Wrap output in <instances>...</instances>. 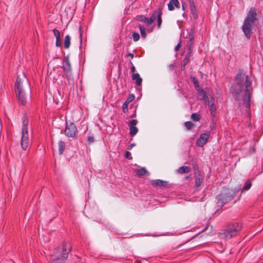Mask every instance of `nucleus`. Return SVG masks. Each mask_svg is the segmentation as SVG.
Wrapping results in <instances>:
<instances>
[{
    "label": "nucleus",
    "mask_w": 263,
    "mask_h": 263,
    "mask_svg": "<svg viewBox=\"0 0 263 263\" xmlns=\"http://www.w3.org/2000/svg\"><path fill=\"white\" fill-rule=\"evenodd\" d=\"M252 82L249 77L242 69H239L235 77L234 84L231 88L233 97L237 100L242 99L243 104L247 108L250 107L251 95L253 89L251 87Z\"/></svg>",
    "instance_id": "f257e3e1"
},
{
    "label": "nucleus",
    "mask_w": 263,
    "mask_h": 263,
    "mask_svg": "<svg viewBox=\"0 0 263 263\" xmlns=\"http://www.w3.org/2000/svg\"><path fill=\"white\" fill-rule=\"evenodd\" d=\"M15 87L19 103L24 105L26 102V93H30L31 90L28 80L24 73L18 76Z\"/></svg>",
    "instance_id": "f03ea898"
},
{
    "label": "nucleus",
    "mask_w": 263,
    "mask_h": 263,
    "mask_svg": "<svg viewBox=\"0 0 263 263\" xmlns=\"http://www.w3.org/2000/svg\"><path fill=\"white\" fill-rule=\"evenodd\" d=\"M71 249V246L68 242H63L59 245L50 255V263L65 262Z\"/></svg>",
    "instance_id": "7ed1b4c3"
},
{
    "label": "nucleus",
    "mask_w": 263,
    "mask_h": 263,
    "mask_svg": "<svg viewBox=\"0 0 263 263\" xmlns=\"http://www.w3.org/2000/svg\"><path fill=\"white\" fill-rule=\"evenodd\" d=\"M256 9L255 7H251L245 17L241 29L248 40L251 39V33L255 21H257Z\"/></svg>",
    "instance_id": "20e7f679"
},
{
    "label": "nucleus",
    "mask_w": 263,
    "mask_h": 263,
    "mask_svg": "<svg viewBox=\"0 0 263 263\" xmlns=\"http://www.w3.org/2000/svg\"><path fill=\"white\" fill-rule=\"evenodd\" d=\"M240 188L233 190H230L228 189H224L221 193L218 195L216 199L217 203L222 206L227 202L231 201L240 190Z\"/></svg>",
    "instance_id": "39448f33"
},
{
    "label": "nucleus",
    "mask_w": 263,
    "mask_h": 263,
    "mask_svg": "<svg viewBox=\"0 0 263 263\" xmlns=\"http://www.w3.org/2000/svg\"><path fill=\"white\" fill-rule=\"evenodd\" d=\"M28 121L26 117H24L23 120V125L22 128V138L21 145L23 150H26L30 144V140L29 139L28 133Z\"/></svg>",
    "instance_id": "423d86ee"
},
{
    "label": "nucleus",
    "mask_w": 263,
    "mask_h": 263,
    "mask_svg": "<svg viewBox=\"0 0 263 263\" xmlns=\"http://www.w3.org/2000/svg\"><path fill=\"white\" fill-rule=\"evenodd\" d=\"M241 227V224L238 222L229 224L226 227L223 235L226 239H230L236 236Z\"/></svg>",
    "instance_id": "0eeeda50"
},
{
    "label": "nucleus",
    "mask_w": 263,
    "mask_h": 263,
    "mask_svg": "<svg viewBox=\"0 0 263 263\" xmlns=\"http://www.w3.org/2000/svg\"><path fill=\"white\" fill-rule=\"evenodd\" d=\"M77 132V127L74 123L70 122L69 124L66 123L65 134L67 137L73 138Z\"/></svg>",
    "instance_id": "6e6552de"
},
{
    "label": "nucleus",
    "mask_w": 263,
    "mask_h": 263,
    "mask_svg": "<svg viewBox=\"0 0 263 263\" xmlns=\"http://www.w3.org/2000/svg\"><path fill=\"white\" fill-rule=\"evenodd\" d=\"M210 136V132L207 131L200 135L196 141V144L200 147H203L208 142Z\"/></svg>",
    "instance_id": "1a4fd4ad"
},
{
    "label": "nucleus",
    "mask_w": 263,
    "mask_h": 263,
    "mask_svg": "<svg viewBox=\"0 0 263 263\" xmlns=\"http://www.w3.org/2000/svg\"><path fill=\"white\" fill-rule=\"evenodd\" d=\"M138 123L136 119H132L129 122V134L132 136H135L138 132V128L136 126Z\"/></svg>",
    "instance_id": "9d476101"
},
{
    "label": "nucleus",
    "mask_w": 263,
    "mask_h": 263,
    "mask_svg": "<svg viewBox=\"0 0 263 263\" xmlns=\"http://www.w3.org/2000/svg\"><path fill=\"white\" fill-rule=\"evenodd\" d=\"M204 177L202 175L200 171H198L197 172H195V186L197 187H199L203 180Z\"/></svg>",
    "instance_id": "9b49d317"
},
{
    "label": "nucleus",
    "mask_w": 263,
    "mask_h": 263,
    "mask_svg": "<svg viewBox=\"0 0 263 263\" xmlns=\"http://www.w3.org/2000/svg\"><path fill=\"white\" fill-rule=\"evenodd\" d=\"M53 32L54 36L56 39L55 41V46L58 47H60V52H62L61 45H62V41L60 39V32L59 30L54 29L53 30Z\"/></svg>",
    "instance_id": "f8f14e48"
},
{
    "label": "nucleus",
    "mask_w": 263,
    "mask_h": 263,
    "mask_svg": "<svg viewBox=\"0 0 263 263\" xmlns=\"http://www.w3.org/2000/svg\"><path fill=\"white\" fill-rule=\"evenodd\" d=\"M190 9L191 14L195 19L198 18V13L196 9L195 4L193 0H190Z\"/></svg>",
    "instance_id": "ddd939ff"
},
{
    "label": "nucleus",
    "mask_w": 263,
    "mask_h": 263,
    "mask_svg": "<svg viewBox=\"0 0 263 263\" xmlns=\"http://www.w3.org/2000/svg\"><path fill=\"white\" fill-rule=\"evenodd\" d=\"M168 9L170 11H173L175 8H179L180 7V3L178 0H170L167 4Z\"/></svg>",
    "instance_id": "4468645a"
},
{
    "label": "nucleus",
    "mask_w": 263,
    "mask_h": 263,
    "mask_svg": "<svg viewBox=\"0 0 263 263\" xmlns=\"http://www.w3.org/2000/svg\"><path fill=\"white\" fill-rule=\"evenodd\" d=\"M63 68L64 71L66 73H69L71 71V65L68 59H64L63 60Z\"/></svg>",
    "instance_id": "2eb2a0df"
},
{
    "label": "nucleus",
    "mask_w": 263,
    "mask_h": 263,
    "mask_svg": "<svg viewBox=\"0 0 263 263\" xmlns=\"http://www.w3.org/2000/svg\"><path fill=\"white\" fill-rule=\"evenodd\" d=\"M167 182L160 179L154 180L152 181V184L153 185L160 187L165 186L167 184Z\"/></svg>",
    "instance_id": "dca6fc26"
},
{
    "label": "nucleus",
    "mask_w": 263,
    "mask_h": 263,
    "mask_svg": "<svg viewBox=\"0 0 263 263\" xmlns=\"http://www.w3.org/2000/svg\"><path fill=\"white\" fill-rule=\"evenodd\" d=\"M191 167L187 166H182L178 168L177 172L179 174H182L184 173H189L191 171Z\"/></svg>",
    "instance_id": "f3484780"
},
{
    "label": "nucleus",
    "mask_w": 263,
    "mask_h": 263,
    "mask_svg": "<svg viewBox=\"0 0 263 263\" xmlns=\"http://www.w3.org/2000/svg\"><path fill=\"white\" fill-rule=\"evenodd\" d=\"M132 79L134 80H136V85L138 86H140L142 82V79L140 77L139 73H134L132 76Z\"/></svg>",
    "instance_id": "a211bd4d"
},
{
    "label": "nucleus",
    "mask_w": 263,
    "mask_h": 263,
    "mask_svg": "<svg viewBox=\"0 0 263 263\" xmlns=\"http://www.w3.org/2000/svg\"><path fill=\"white\" fill-rule=\"evenodd\" d=\"M59 152L60 155L62 154L65 149V143L62 141H60L58 143Z\"/></svg>",
    "instance_id": "6ab92c4d"
},
{
    "label": "nucleus",
    "mask_w": 263,
    "mask_h": 263,
    "mask_svg": "<svg viewBox=\"0 0 263 263\" xmlns=\"http://www.w3.org/2000/svg\"><path fill=\"white\" fill-rule=\"evenodd\" d=\"M148 172L145 167H141L136 171V175L139 177L144 176Z\"/></svg>",
    "instance_id": "aec40b11"
},
{
    "label": "nucleus",
    "mask_w": 263,
    "mask_h": 263,
    "mask_svg": "<svg viewBox=\"0 0 263 263\" xmlns=\"http://www.w3.org/2000/svg\"><path fill=\"white\" fill-rule=\"evenodd\" d=\"M162 10V8L159 7L158 9V12H157V13H158V16L157 17V23H158V28H160V27L161 25V23H162V18H161Z\"/></svg>",
    "instance_id": "412c9836"
},
{
    "label": "nucleus",
    "mask_w": 263,
    "mask_h": 263,
    "mask_svg": "<svg viewBox=\"0 0 263 263\" xmlns=\"http://www.w3.org/2000/svg\"><path fill=\"white\" fill-rule=\"evenodd\" d=\"M137 19L138 21L145 23L147 25H149L148 18L144 15H138L137 16Z\"/></svg>",
    "instance_id": "4be33fe9"
},
{
    "label": "nucleus",
    "mask_w": 263,
    "mask_h": 263,
    "mask_svg": "<svg viewBox=\"0 0 263 263\" xmlns=\"http://www.w3.org/2000/svg\"><path fill=\"white\" fill-rule=\"evenodd\" d=\"M207 95L206 92L203 89H201L198 92V97L200 100H205Z\"/></svg>",
    "instance_id": "5701e85b"
},
{
    "label": "nucleus",
    "mask_w": 263,
    "mask_h": 263,
    "mask_svg": "<svg viewBox=\"0 0 263 263\" xmlns=\"http://www.w3.org/2000/svg\"><path fill=\"white\" fill-rule=\"evenodd\" d=\"M157 12L158 9L153 13L151 17L148 18L149 25L153 24L156 19V17H158V13H157Z\"/></svg>",
    "instance_id": "b1692460"
},
{
    "label": "nucleus",
    "mask_w": 263,
    "mask_h": 263,
    "mask_svg": "<svg viewBox=\"0 0 263 263\" xmlns=\"http://www.w3.org/2000/svg\"><path fill=\"white\" fill-rule=\"evenodd\" d=\"M157 12L158 9L153 13L151 17L148 18L149 25L153 24L156 19V17H158V13H157Z\"/></svg>",
    "instance_id": "393cba45"
},
{
    "label": "nucleus",
    "mask_w": 263,
    "mask_h": 263,
    "mask_svg": "<svg viewBox=\"0 0 263 263\" xmlns=\"http://www.w3.org/2000/svg\"><path fill=\"white\" fill-rule=\"evenodd\" d=\"M252 186V183L250 180H248L245 183L242 189V192L249 190Z\"/></svg>",
    "instance_id": "a878e982"
},
{
    "label": "nucleus",
    "mask_w": 263,
    "mask_h": 263,
    "mask_svg": "<svg viewBox=\"0 0 263 263\" xmlns=\"http://www.w3.org/2000/svg\"><path fill=\"white\" fill-rule=\"evenodd\" d=\"M70 36L69 35H67L65 37L64 39V48L67 49L70 45Z\"/></svg>",
    "instance_id": "bb28decb"
},
{
    "label": "nucleus",
    "mask_w": 263,
    "mask_h": 263,
    "mask_svg": "<svg viewBox=\"0 0 263 263\" xmlns=\"http://www.w3.org/2000/svg\"><path fill=\"white\" fill-rule=\"evenodd\" d=\"M192 165L193 167V169L195 171V172H197L198 171H200L199 170V167L197 161L195 160L192 159L191 160Z\"/></svg>",
    "instance_id": "cd10ccee"
},
{
    "label": "nucleus",
    "mask_w": 263,
    "mask_h": 263,
    "mask_svg": "<svg viewBox=\"0 0 263 263\" xmlns=\"http://www.w3.org/2000/svg\"><path fill=\"white\" fill-rule=\"evenodd\" d=\"M139 30L140 31V33H141V36L143 38L145 39L146 36V33L145 27L143 26L139 25Z\"/></svg>",
    "instance_id": "c85d7f7f"
},
{
    "label": "nucleus",
    "mask_w": 263,
    "mask_h": 263,
    "mask_svg": "<svg viewBox=\"0 0 263 263\" xmlns=\"http://www.w3.org/2000/svg\"><path fill=\"white\" fill-rule=\"evenodd\" d=\"M184 125L187 130H190L193 127L195 126L194 123L191 121H186L184 123Z\"/></svg>",
    "instance_id": "c756f323"
},
{
    "label": "nucleus",
    "mask_w": 263,
    "mask_h": 263,
    "mask_svg": "<svg viewBox=\"0 0 263 263\" xmlns=\"http://www.w3.org/2000/svg\"><path fill=\"white\" fill-rule=\"evenodd\" d=\"M191 53H190L189 52H188L186 54L185 58H184V59L182 61V63H183V64H184V66L186 65L189 63V60H190V58L191 56Z\"/></svg>",
    "instance_id": "7c9ffc66"
},
{
    "label": "nucleus",
    "mask_w": 263,
    "mask_h": 263,
    "mask_svg": "<svg viewBox=\"0 0 263 263\" xmlns=\"http://www.w3.org/2000/svg\"><path fill=\"white\" fill-rule=\"evenodd\" d=\"M209 106L210 107V110L211 111L214 112L216 110V108L214 104L213 97L211 98V103Z\"/></svg>",
    "instance_id": "2f4dec72"
},
{
    "label": "nucleus",
    "mask_w": 263,
    "mask_h": 263,
    "mask_svg": "<svg viewBox=\"0 0 263 263\" xmlns=\"http://www.w3.org/2000/svg\"><path fill=\"white\" fill-rule=\"evenodd\" d=\"M194 43V41H190L189 40L187 44H186V48L188 50V52L190 53H192V45Z\"/></svg>",
    "instance_id": "473e14b6"
},
{
    "label": "nucleus",
    "mask_w": 263,
    "mask_h": 263,
    "mask_svg": "<svg viewBox=\"0 0 263 263\" xmlns=\"http://www.w3.org/2000/svg\"><path fill=\"white\" fill-rule=\"evenodd\" d=\"M191 119L194 121H198L200 120V115L197 113H193L191 115Z\"/></svg>",
    "instance_id": "72a5a7b5"
},
{
    "label": "nucleus",
    "mask_w": 263,
    "mask_h": 263,
    "mask_svg": "<svg viewBox=\"0 0 263 263\" xmlns=\"http://www.w3.org/2000/svg\"><path fill=\"white\" fill-rule=\"evenodd\" d=\"M132 36H133V40L135 42L138 41L140 38V35H139V33H137V32L133 33Z\"/></svg>",
    "instance_id": "f704fd0d"
},
{
    "label": "nucleus",
    "mask_w": 263,
    "mask_h": 263,
    "mask_svg": "<svg viewBox=\"0 0 263 263\" xmlns=\"http://www.w3.org/2000/svg\"><path fill=\"white\" fill-rule=\"evenodd\" d=\"M212 97L210 96L209 97L208 95L206 96L205 100H202L205 105H210V103H211V98Z\"/></svg>",
    "instance_id": "c9c22d12"
},
{
    "label": "nucleus",
    "mask_w": 263,
    "mask_h": 263,
    "mask_svg": "<svg viewBox=\"0 0 263 263\" xmlns=\"http://www.w3.org/2000/svg\"><path fill=\"white\" fill-rule=\"evenodd\" d=\"M128 103L124 102L122 105L123 111L124 112H126L128 111Z\"/></svg>",
    "instance_id": "e433bc0d"
},
{
    "label": "nucleus",
    "mask_w": 263,
    "mask_h": 263,
    "mask_svg": "<svg viewBox=\"0 0 263 263\" xmlns=\"http://www.w3.org/2000/svg\"><path fill=\"white\" fill-rule=\"evenodd\" d=\"M135 99V96L134 95H130L127 98L126 100L125 101L128 103H129L130 102H132L133 100H134Z\"/></svg>",
    "instance_id": "4c0bfd02"
},
{
    "label": "nucleus",
    "mask_w": 263,
    "mask_h": 263,
    "mask_svg": "<svg viewBox=\"0 0 263 263\" xmlns=\"http://www.w3.org/2000/svg\"><path fill=\"white\" fill-rule=\"evenodd\" d=\"M124 156L126 159L132 160L133 157L131 156V153L128 151H126L124 154Z\"/></svg>",
    "instance_id": "58836bf2"
},
{
    "label": "nucleus",
    "mask_w": 263,
    "mask_h": 263,
    "mask_svg": "<svg viewBox=\"0 0 263 263\" xmlns=\"http://www.w3.org/2000/svg\"><path fill=\"white\" fill-rule=\"evenodd\" d=\"M191 80H192V82H193V83L194 84L195 86L198 87L199 85V83H198V81L196 79V78L194 77H191Z\"/></svg>",
    "instance_id": "ea45409f"
},
{
    "label": "nucleus",
    "mask_w": 263,
    "mask_h": 263,
    "mask_svg": "<svg viewBox=\"0 0 263 263\" xmlns=\"http://www.w3.org/2000/svg\"><path fill=\"white\" fill-rule=\"evenodd\" d=\"M189 40L190 41H194V31H191L189 34L188 36Z\"/></svg>",
    "instance_id": "a19ab883"
},
{
    "label": "nucleus",
    "mask_w": 263,
    "mask_h": 263,
    "mask_svg": "<svg viewBox=\"0 0 263 263\" xmlns=\"http://www.w3.org/2000/svg\"><path fill=\"white\" fill-rule=\"evenodd\" d=\"M87 141L89 143H92L94 142V138L92 136H89L87 137Z\"/></svg>",
    "instance_id": "79ce46f5"
},
{
    "label": "nucleus",
    "mask_w": 263,
    "mask_h": 263,
    "mask_svg": "<svg viewBox=\"0 0 263 263\" xmlns=\"http://www.w3.org/2000/svg\"><path fill=\"white\" fill-rule=\"evenodd\" d=\"M175 67V64H170L168 66V68L170 71H172L174 69Z\"/></svg>",
    "instance_id": "37998d69"
},
{
    "label": "nucleus",
    "mask_w": 263,
    "mask_h": 263,
    "mask_svg": "<svg viewBox=\"0 0 263 263\" xmlns=\"http://www.w3.org/2000/svg\"><path fill=\"white\" fill-rule=\"evenodd\" d=\"M135 146V143H132L130 144V145H128V149L130 150L132 149L134 146Z\"/></svg>",
    "instance_id": "c03bdc74"
},
{
    "label": "nucleus",
    "mask_w": 263,
    "mask_h": 263,
    "mask_svg": "<svg viewBox=\"0 0 263 263\" xmlns=\"http://www.w3.org/2000/svg\"><path fill=\"white\" fill-rule=\"evenodd\" d=\"M181 44L180 43H179L175 47V50L177 51L179 48L180 47Z\"/></svg>",
    "instance_id": "a18cd8bd"
},
{
    "label": "nucleus",
    "mask_w": 263,
    "mask_h": 263,
    "mask_svg": "<svg viewBox=\"0 0 263 263\" xmlns=\"http://www.w3.org/2000/svg\"><path fill=\"white\" fill-rule=\"evenodd\" d=\"M136 68L133 65L130 68V71L132 72H134L135 71Z\"/></svg>",
    "instance_id": "49530a36"
},
{
    "label": "nucleus",
    "mask_w": 263,
    "mask_h": 263,
    "mask_svg": "<svg viewBox=\"0 0 263 263\" xmlns=\"http://www.w3.org/2000/svg\"><path fill=\"white\" fill-rule=\"evenodd\" d=\"M128 55L129 57H130L131 59H133V58H134V54H133V53H129L128 54Z\"/></svg>",
    "instance_id": "de8ad7c7"
},
{
    "label": "nucleus",
    "mask_w": 263,
    "mask_h": 263,
    "mask_svg": "<svg viewBox=\"0 0 263 263\" xmlns=\"http://www.w3.org/2000/svg\"><path fill=\"white\" fill-rule=\"evenodd\" d=\"M185 66L186 65H184V64L182 63V65H181V69L182 70H184L185 68Z\"/></svg>",
    "instance_id": "09e8293b"
},
{
    "label": "nucleus",
    "mask_w": 263,
    "mask_h": 263,
    "mask_svg": "<svg viewBox=\"0 0 263 263\" xmlns=\"http://www.w3.org/2000/svg\"><path fill=\"white\" fill-rule=\"evenodd\" d=\"M182 9H183V10H184V6H183V5H182Z\"/></svg>",
    "instance_id": "8fccbe9b"
},
{
    "label": "nucleus",
    "mask_w": 263,
    "mask_h": 263,
    "mask_svg": "<svg viewBox=\"0 0 263 263\" xmlns=\"http://www.w3.org/2000/svg\"><path fill=\"white\" fill-rule=\"evenodd\" d=\"M55 58H56V59H59V57H56Z\"/></svg>",
    "instance_id": "3c124183"
},
{
    "label": "nucleus",
    "mask_w": 263,
    "mask_h": 263,
    "mask_svg": "<svg viewBox=\"0 0 263 263\" xmlns=\"http://www.w3.org/2000/svg\"><path fill=\"white\" fill-rule=\"evenodd\" d=\"M189 1V2H190V0H188Z\"/></svg>",
    "instance_id": "603ef678"
}]
</instances>
